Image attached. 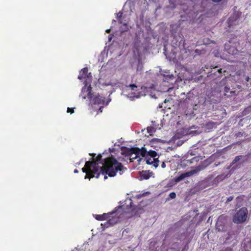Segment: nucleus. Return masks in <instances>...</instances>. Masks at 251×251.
Returning a JSON list of instances; mask_svg holds the SVG:
<instances>
[{"label":"nucleus","mask_w":251,"mask_h":251,"mask_svg":"<svg viewBox=\"0 0 251 251\" xmlns=\"http://www.w3.org/2000/svg\"><path fill=\"white\" fill-rule=\"evenodd\" d=\"M100 168V175H107L110 177H113L119 172L120 175H122L127 169L123 165L118 162L113 156L108 157L104 159V163Z\"/></svg>","instance_id":"nucleus-1"},{"label":"nucleus","mask_w":251,"mask_h":251,"mask_svg":"<svg viewBox=\"0 0 251 251\" xmlns=\"http://www.w3.org/2000/svg\"><path fill=\"white\" fill-rule=\"evenodd\" d=\"M95 162H90V161H86L84 167L82 169V171L86 173L85 179L95 177L98 178L100 176V173L97 172V170H95L96 167Z\"/></svg>","instance_id":"nucleus-2"},{"label":"nucleus","mask_w":251,"mask_h":251,"mask_svg":"<svg viewBox=\"0 0 251 251\" xmlns=\"http://www.w3.org/2000/svg\"><path fill=\"white\" fill-rule=\"evenodd\" d=\"M87 93V98L94 104L104 105L105 102V97L101 96L99 94L97 95H94L92 93V87L90 85L86 89Z\"/></svg>","instance_id":"nucleus-3"},{"label":"nucleus","mask_w":251,"mask_h":251,"mask_svg":"<svg viewBox=\"0 0 251 251\" xmlns=\"http://www.w3.org/2000/svg\"><path fill=\"white\" fill-rule=\"evenodd\" d=\"M248 213V212L247 208L242 207L234 215L233 222L237 224L244 222L247 219Z\"/></svg>","instance_id":"nucleus-4"},{"label":"nucleus","mask_w":251,"mask_h":251,"mask_svg":"<svg viewBox=\"0 0 251 251\" xmlns=\"http://www.w3.org/2000/svg\"><path fill=\"white\" fill-rule=\"evenodd\" d=\"M242 13L239 11H235L228 18L226 23L228 27L236 25L238 24V20L241 16Z\"/></svg>","instance_id":"nucleus-5"},{"label":"nucleus","mask_w":251,"mask_h":251,"mask_svg":"<svg viewBox=\"0 0 251 251\" xmlns=\"http://www.w3.org/2000/svg\"><path fill=\"white\" fill-rule=\"evenodd\" d=\"M138 152L139 148H126L123 154L125 156H129V157H131L133 155H134V157H132V159H136L138 157Z\"/></svg>","instance_id":"nucleus-6"},{"label":"nucleus","mask_w":251,"mask_h":251,"mask_svg":"<svg viewBox=\"0 0 251 251\" xmlns=\"http://www.w3.org/2000/svg\"><path fill=\"white\" fill-rule=\"evenodd\" d=\"M92 77L91 73H88V68L85 67L81 70L79 72V75L78 76V78L80 80L84 79L86 81L87 79H91Z\"/></svg>","instance_id":"nucleus-7"},{"label":"nucleus","mask_w":251,"mask_h":251,"mask_svg":"<svg viewBox=\"0 0 251 251\" xmlns=\"http://www.w3.org/2000/svg\"><path fill=\"white\" fill-rule=\"evenodd\" d=\"M197 173V171L195 170H191L190 171L186 172L185 173L181 174L178 176L175 177V181L176 182H178L181 180H183L184 178L187 177H189Z\"/></svg>","instance_id":"nucleus-8"},{"label":"nucleus","mask_w":251,"mask_h":251,"mask_svg":"<svg viewBox=\"0 0 251 251\" xmlns=\"http://www.w3.org/2000/svg\"><path fill=\"white\" fill-rule=\"evenodd\" d=\"M230 42L228 44L226 43L225 44V48L227 52L231 55L237 54L238 53V50L234 46L230 45Z\"/></svg>","instance_id":"nucleus-9"},{"label":"nucleus","mask_w":251,"mask_h":251,"mask_svg":"<svg viewBox=\"0 0 251 251\" xmlns=\"http://www.w3.org/2000/svg\"><path fill=\"white\" fill-rule=\"evenodd\" d=\"M145 159L147 164L152 165L155 168L158 167L159 162L158 158H153L152 157L147 156Z\"/></svg>","instance_id":"nucleus-10"},{"label":"nucleus","mask_w":251,"mask_h":251,"mask_svg":"<svg viewBox=\"0 0 251 251\" xmlns=\"http://www.w3.org/2000/svg\"><path fill=\"white\" fill-rule=\"evenodd\" d=\"M223 218H224V217L222 215L220 216L219 217L218 221L216 223V228L219 231H223L225 229L224 224H223V223L222 221L223 220Z\"/></svg>","instance_id":"nucleus-11"},{"label":"nucleus","mask_w":251,"mask_h":251,"mask_svg":"<svg viewBox=\"0 0 251 251\" xmlns=\"http://www.w3.org/2000/svg\"><path fill=\"white\" fill-rule=\"evenodd\" d=\"M113 213H103L102 215H96L95 218L98 221H103L108 220L110 218V215H112Z\"/></svg>","instance_id":"nucleus-12"},{"label":"nucleus","mask_w":251,"mask_h":251,"mask_svg":"<svg viewBox=\"0 0 251 251\" xmlns=\"http://www.w3.org/2000/svg\"><path fill=\"white\" fill-rule=\"evenodd\" d=\"M102 159V155L101 154H99L98 155V156L96 157V158L95 159V160H94L93 161H90V162H95V164H96V166L95 167H96V169L95 170H97V172L98 173H100V168L99 166V163L100 161V160H101Z\"/></svg>","instance_id":"nucleus-13"},{"label":"nucleus","mask_w":251,"mask_h":251,"mask_svg":"<svg viewBox=\"0 0 251 251\" xmlns=\"http://www.w3.org/2000/svg\"><path fill=\"white\" fill-rule=\"evenodd\" d=\"M126 209H131L132 215L134 216L137 215V210H141L140 208L134 207L133 205V202L131 201H130L129 204L126 206Z\"/></svg>","instance_id":"nucleus-14"},{"label":"nucleus","mask_w":251,"mask_h":251,"mask_svg":"<svg viewBox=\"0 0 251 251\" xmlns=\"http://www.w3.org/2000/svg\"><path fill=\"white\" fill-rule=\"evenodd\" d=\"M230 87L227 86H226L224 89V95L226 96L227 97H232L235 95V92L230 90Z\"/></svg>","instance_id":"nucleus-15"},{"label":"nucleus","mask_w":251,"mask_h":251,"mask_svg":"<svg viewBox=\"0 0 251 251\" xmlns=\"http://www.w3.org/2000/svg\"><path fill=\"white\" fill-rule=\"evenodd\" d=\"M216 125H217L216 123H215L212 121H208V122H207L204 124V128H205V129L211 130V129H213V128H215Z\"/></svg>","instance_id":"nucleus-16"},{"label":"nucleus","mask_w":251,"mask_h":251,"mask_svg":"<svg viewBox=\"0 0 251 251\" xmlns=\"http://www.w3.org/2000/svg\"><path fill=\"white\" fill-rule=\"evenodd\" d=\"M152 174V172H150V171H143L140 175L141 179H149L151 175Z\"/></svg>","instance_id":"nucleus-17"},{"label":"nucleus","mask_w":251,"mask_h":251,"mask_svg":"<svg viewBox=\"0 0 251 251\" xmlns=\"http://www.w3.org/2000/svg\"><path fill=\"white\" fill-rule=\"evenodd\" d=\"M200 159H201V156H195L190 159H187L186 161H187V163H189V164H190L194 163L195 162H198V161H199Z\"/></svg>","instance_id":"nucleus-18"},{"label":"nucleus","mask_w":251,"mask_h":251,"mask_svg":"<svg viewBox=\"0 0 251 251\" xmlns=\"http://www.w3.org/2000/svg\"><path fill=\"white\" fill-rule=\"evenodd\" d=\"M148 151L144 148H142L141 149H139L138 157L141 155L143 157L146 158L148 156Z\"/></svg>","instance_id":"nucleus-19"},{"label":"nucleus","mask_w":251,"mask_h":251,"mask_svg":"<svg viewBox=\"0 0 251 251\" xmlns=\"http://www.w3.org/2000/svg\"><path fill=\"white\" fill-rule=\"evenodd\" d=\"M245 156L244 155H238L236 156L235 158L233 160L232 162L231 163L230 166L228 167V169H229L232 166H233L234 164L237 163L240 160H241L243 158L245 157Z\"/></svg>","instance_id":"nucleus-20"},{"label":"nucleus","mask_w":251,"mask_h":251,"mask_svg":"<svg viewBox=\"0 0 251 251\" xmlns=\"http://www.w3.org/2000/svg\"><path fill=\"white\" fill-rule=\"evenodd\" d=\"M157 156L158 155L155 151L152 150L148 151V156L153 158H158V157L156 158Z\"/></svg>","instance_id":"nucleus-21"},{"label":"nucleus","mask_w":251,"mask_h":251,"mask_svg":"<svg viewBox=\"0 0 251 251\" xmlns=\"http://www.w3.org/2000/svg\"><path fill=\"white\" fill-rule=\"evenodd\" d=\"M122 16H123V12H119L117 14V20L119 21V22L120 24H122L124 25H126V23H124L122 21Z\"/></svg>","instance_id":"nucleus-22"},{"label":"nucleus","mask_w":251,"mask_h":251,"mask_svg":"<svg viewBox=\"0 0 251 251\" xmlns=\"http://www.w3.org/2000/svg\"><path fill=\"white\" fill-rule=\"evenodd\" d=\"M155 128L152 126H149L147 127L148 132L150 134V135H151L152 134L155 132Z\"/></svg>","instance_id":"nucleus-23"},{"label":"nucleus","mask_w":251,"mask_h":251,"mask_svg":"<svg viewBox=\"0 0 251 251\" xmlns=\"http://www.w3.org/2000/svg\"><path fill=\"white\" fill-rule=\"evenodd\" d=\"M246 135V133L244 131H239L235 134V137H241Z\"/></svg>","instance_id":"nucleus-24"},{"label":"nucleus","mask_w":251,"mask_h":251,"mask_svg":"<svg viewBox=\"0 0 251 251\" xmlns=\"http://www.w3.org/2000/svg\"><path fill=\"white\" fill-rule=\"evenodd\" d=\"M111 223L110 222V219H109L107 222H105L103 224H101V226H104V227H108Z\"/></svg>","instance_id":"nucleus-25"},{"label":"nucleus","mask_w":251,"mask_h":251,"mask_svg":"<svg viewBox=\"0 0 251 251\" xmlns=\"http://www.w3.org/2000/svg\"><path fill=\"white\" fill-rule=\"evenodd\" d=\"M169 197L172 199H175L176 197V194L175 192H171L169 194Z\"/></svg>","instance_id":"nucleus-26"},{"label":"nucleus","mask_w":251,"mask_h":251,"mask_svg":"<svg viewBox=\"0 0 251 251\" xmlns=\"http://www.w3.org/2000/svg\"><path fill=\"white\" fill-rule=\"evenodd\" d=\"M74 108H70V107H68L67 108V112L68 113H70L71 114H72L74 112Z\"/></svg>","instance_id":"nucleus-27"},{"label":"nucleus","mask_w":251,"mask_h":251,"mask_svg":"<svg viewBox=\"0 0 251 251\" xmlns=\"http://www.w3.org/2000/svg\"><path fill=\"white\" fill-rule=\"evenodd\" d=\"M129 87L131 88L132 90H134L135 88H136L137 86L135 84H131L129 85Z\"/></svg>","instance_id":"nucleus-28"},{"label":"nucleus","mask_w":251,"mask_h":251,"mask_svg":"<svg viewBox=\"0 0 251 251\" xmlns=\"http://www.w3.org/2000/svg\"><path fill=\"white\" fill-rule=\"evenodd\" d=\"M161 167L162 168H165L166 167V164L164 162H162L161 164Z\"/></svg>","instance_id":"nucleus-29"},{"label":"nucleus","mask_w":251,"mask_h":251,"mask_svg":"<svg viewBox=\"0 0 251 251\" xmlns=\"http://www.w3.org/2000/svg\"><path fill=\"white\" fill-rule=\"evenodd\" d=\"M144 196H145V194H143L142 195L140 194V195H139L137 196V198H141L142 197Z\"/></svg>","instance_id":"nucleus-30"},{"label":"nucleus","mask_w":251,"mask_h":251,"mask_svg":"<svg viewBox=\"0 0 251 251\" xmlns=\"http://www.w3.org/2000/svg\"><path fill=\"white\" fill-rule=\"evenodd\" d=\"M222 0H212V1L214 2H219L221 1Z\"/></svg>","instance_id":"nucleus-31"},{"label":"nucleus","mask_w":251,"mask_h":251,"mask_svg":"<svg viewBox=\"0 0 251 251\" xmlns=\"http://www.w3.org/2000/svg\"><path fill=\"white\" fill-rule=\"evenodd\" d=\"M206 1H207L206 0H203L201 2V5H204L206 2Z\"/></svg>","instance_id":"nucleus-32"},{"label":"nucleus","mask_w":251,"mask_h":251,"mask_svg":"<svg viewBox=\"0 0 251 251\" xmlns=\"http://www.w3.org/2000/svg\"><path fill=\"white\" fill-rule=\"evenodd\" d=\"M232 199H233V198H232V197H229V198L227 199V201H231L232 200Z\"/></svg>","instance_id":"nucleus-33"},{"label":"nucleus","mask_w":251,"mask_h":251,"mask_svg":"<svg viewBox=\"0 0 251 251\" xmlns=\"http://www.w3.org/2000/svg\"><path fill=\"white\" fill-rule=\"evenodd\" d=\"M222 69H219L218 70V72L219 74H221L222 73Z\"/></svg>","instance_id":"nucleus-34"},{"label":"nucleus","mask_w":251,"mask_h":251,"mask_svg":"<svg viewBox=\"0 0 251 251\" xmlns=\"http://www.w3.org/2000/svg\"><path fill=\"white\" fill-rule=\"evenodd\" d=\"M110 31H111L110 29H108L106 30V32L107 33H110Z\"/></svg>","instance_id":"nucleus-35"},{"label":"nucleus","mask_w":251,"mask_h":251,"mask_svg":"<svg viewBox=\"0 0 251 251\" xmlns=\"http://www.w3.org/2000/svg\"><path fill=\"white\" fill-rule=\"evenodd\" d=\"M160 140L158 139H153L152 140V141H159Z\"/></svg>","instance_id":"nucleus-36"},{"label":"nucleus","mask_w":251,"mask_h":251,"mask_svg":"<svg viewBox=\"0 0 251 251\" xmlns=\"http://www.w3.org/2000/svg\"><path fill=\"white\" fill-rule=\"evenodd\" d=\"M90 155L92 156L93 157H94L96 156V154H95V153L90 154Z\"/></svg>","instance_id":"nucleus-37"},{"label":"nucleus","mask_w":251,"mask_h":251,"mask_svg":"<svg viewBox=\"0 0 251 251\" xmlns=\"http://www.w3.org/2000/svg\"><path fill=\"white\" fill-rule=\"evenodd\" d=\"M74 172L75 173H77L78 172L77 169H75Z\"/></svg>","instance_id":"nucleus-38"},{"label":"nucleus","mask_w":251,"mask_h":251,"mask_svg":"<svg viewBox=\"0 0 251 251\" xmlns=\"http://www.w3.org/2000/svg\"><path fill=\"white\" fill-rule=\"evenodd\" d=\"M134 157V155H133L131 157H129L130 160H134V159H132V158Z\"/></svg>","instance_id":"nucleus-39"},{"label":"nucleus","mask_w":251,"mask_h":251,"mask_svg":"<svg viewBox=\"0 0 251 251\" xmlns=\"http://www.w3.org/2000/svg\"><path fill=\"white\" fill-rule=\"evenodd\" d=\"M225 251H232L231 249H226Z\"/></svg>","instance_id":"nucleus-40"},{"label":"nucleus","mask_w":251,"mask_h":251,"mask_svg":"<svg viewBox=\"0 0 251 251\" xmlns=\"http://www.w3.org/2000/svg\"><path fill=\"white\" fill-rule=\"evenodd\" d=\"M86 90V88L85 87L83 88L82 89V92Z\"/></svg>","instance_id":"nucleus-41"},{"label":"nucleus","mask_w":251,"mask_h":251,"mask_svg":"<svg viewBox=\"0 0 251 251\" xmlns=\"http://www.w3.org/2000/svg\"><path fill=\"white\" fill-rule=\"evenodd\" d=\"M107 178V176H104V178L105 179Z\"/></svg>","instance_id":"nucleus-42"},{"label":"nucleus","mask_w":251,"mask_h":251,"mask_svg":"<svg viewBox=\"0 0 251 251\" xmlns=\"http://www.w3.org/2000/svg\"><path fill=\"white\" fill-rule=\"evenodd\" d=\"M190 155H191V156H193V155H194V154H192V153H190Z\"/></svg>","instance_id":"nucleus-43"},{"label":"nucleus","mask_w":251,"mask_h":251,"mask_svg":"<svg viewBox=\"0 0 251 251\" xmlns=\"http://www.w3.org/2000/svg\"><path fill=\"white\" fill-rule=\"evenodd\" d=\"M83 99H86V96H85L83 97Z\"/></svg>","instance_id":"nucleus-44"},{"label":"nucleus","mask_w":251,"mask_h":251,"mask_svg":"<svg viewBox=\"0 0 251 251\" xmlns=\"http://www.w3.org/2000/svg\"><path fill=\"white\" fill-rule=\"evenodd\" d=\"M166 102H167V100H164V102H165V103H166Z\"/></svg>","instance_id":"nucleus-45"},{"label":"nucleus","mask_w":251,"mask_h":251,"mask_svg":"<svg viewBox=\"0 0 251 251\" xmlns=\"http://www.w3.org/2000/svg\"><path fill=\"white\" fill-rule=\"evenodd\" d=\"M100 112H102V110H101V107L100 108Z\"/></svg>","instance_id":"nucleus-46"},{"label":"nucleus","mask_w":251,"mask_h":251,"mask_svg":"<svg viewBox=\"0 0 251 251\" xmlns=\"http://www.w3.org/2000/svg\"><path fill=\"white\" fill-rule=\"evenodd\" d=\"M100 112H102V110H101V107L100 108Z\"/></svg>","instance_id":"nucleus-47"},{"label":"nucleus","mask_w":251,"mask_h":251,"mask_svg":"<svg viewBox=\"0 0 251 251\" xmlns=\"http://www.w3.org/2000/svg\"><path fill=\"white\" fill-rule=\"evenodd\" d=\"M100 112H102V110H101V107L100 108Z\"/></svg>","instance_id":"nucleus-48"},{"label":"nucleus","mask_w":251,"mask_h":251,"mask_svg":"<svg viewBox=\"0 0 251 251\" xmlns=\"http://www.w3.org/2000/svg\"><path fill=\"white\" fill-rule=\"evenodd\" d=\"M183 10L184 11V12H186V11L184 10V8H183Z\"/></svg>","instance_id":"nucleus-49"},{"label":"nucleus","mask_w":251,"mask_h":251,"mask_svg":"<svg viewBox=\"0 0 251 251\" xmlns=\"http://www.w3.org/2000/svg\"><path fill=\"white\" fill-rule=\"evenodd\" d=\"M203 11V10H200V11H201H201Z\"/></svg>","instance_id":"nucleus-50"}]
</instances>
